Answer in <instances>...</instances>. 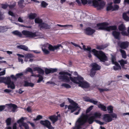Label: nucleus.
I'll use <instances>...</instances> for the list:
<instances>
[{"label": "nucleus", "instance_id": "nucleus-4", "mask_svg": "<svg viewBox=\"0 0 129 129\" xmlns=\"http://www.w3.org/2000/svg\"><path fill=\"white\" fill-rule=\"evenodd\" d=\"M108 23H103L98 24L95 28L96 30H105L109 31L112 30H115L116 27L115 26H108Z\"/></svg>", "mask_w": 129, "mask_h": 129}, {"label": "nucleus", "instance_id": "nucleus-45", "mask_svg": "<svg viewBox=\"0 0 129 129\" xmlns=\"http://www.w3.org/2000/svg\"><path fill=\"white\" fill-rule=\"evenodd\" d=\"M100 92H103L105 91H108L109 90L108 89L105 88H98Z\"/></svg>", "mask_w": 129, "mask_h": 129}, {"label": "nucleus", "instance_id": "nucleus-42", "mask_svg": "<svg viewBox=\"0 0 129 129\" xmlns=\"http://www.w3.org/2000/svg\"><path fill=\"white\" fill-rule=\"evenodd\" d=\"M90 102L92 103L94 105H96L98 103V101L96 100L95 99H91L90 100Z\"/></svg>", "mask_w": 129, "mask_h": 129}, {"label": "nucleus", "instance_id": "nucleus-22", "mask_svg": "<svg viewBox=\"0 0 129 129\" xmlns=\"http://www.w3.org/2000/svg\"><path fill=\"white\" fill-rule=\"evenodd\" d=\"M91 66L92 67L91 69H93L95 71L99 70L100 69V67L96 63H93L91 64Z\"/></svg>", "mask_w": 129, "mask_h": 129}, {"label": "nucleus", "instance_id": "nucleus-40", "mask_svg": "<svg viewBox=\"0 0 129 129\" xmlns=\"http://www.w3.org/2000/svg\"><path fill=\"white\" fill-rule=\"evenodd\" d=\"M82 3L83 4H86L88 3L89 4L91 3H92V1H88L87 0H81Z\"/></svg>", "mask_w": 129, "mask_h": 129}, {"label": "nucleus", "instance_id": "nucleus-34", "mask_svg": "<svg viewBox=\"0 0 129 129\" xmlns=\"http://www.w3.org/2000/svg\"><path fill=\"white\" fill-rule=\"evenodd\" d=\"M120 51L122 57L124 58H126V55L125 51L122 49H120Z\"/></svg>", "mask_w": 129, "mask_h": 129}, {"label": "nucleus", "instance_id": "nucleus-24", "mask_svg": "<svg viewBox=\"0 0 129 129\" xmlns=\"http://www.w3.org/2000/svg\"><path fill=\"white\" fill-rule=\"evenodd\" d=\"M17 48L18 49H22L26 51H29L27 47L23 45H20L17 46Z\"/></svg>", "mask_w": 129, "mask_h": 129}, {"label": "nucleus", "instance_id": "nucleus-39", "mask_svg": "<svg viewBox=\"0 0 129 129\" xmlns=\"http://www.w3.org/2000/svg\"><path fill=\"white\" fill-rule=\"evenodd\" d=\"M95 72L96 71L95 70H93V69H91L90 74V76L92 77H93L95 75Z\"/></svg>", "mask_w": 129, "mask_h": 129}, {"label": "nucleus", "instance_id": "nucleus-48", "mask_svg": "<svg viewBox=\"0 0 129 129\" xmlns=\"http://www.w3.org/2000/svg\"><path fill=\"white\" fill-rule=\"evenodd\" d=\"M38 72L40 74H43L44 73V71L40 68H39Z\"/></svg>", "mask_w": 129, "mask_h": 129}, {"label": "nucleus", "instance_id": "nucleus-46", "mask_svg": "<svg viewBox=\"0 0 129 129\" xmlns=\"http://www.w3.org/2000/svg\"><path fill=\"white\" fill-rule=\"evenodd\" d=\"M24 2V0H20L18 2V5L20 7H23L22 4Z\"/></svg>", "mask_w": 129, "mask_h": 129}, {"label": "nucleus", "instance_id": "nucleus-23", "mask_svg": "<svg viewBox=\"0 0 129 129\" xmlns=\"http://www.w3.org/2000/svg\"><path fill=\"white\" fill-rule=\"evenodd\" d=\"M39 27L41 29L43 28L48 29L50 28V26L49 25L44 22L42 23V24H40Z\"/></svg>", "mask_w": 129, "mask_h": 129}, {"label": "nucleus", "instance_id": "nucleus-59", "mask_svg": "<svg viewBox=\"0 0 129 129\" xmlns=\"http://www.w3.org/2000/svg\"><path fill=\"white\" fill-rule=\"evenodd\" d=\"M95 122L100 125H103L104 124V123L101 121H100L99 120H95Z\"/></svg>", "mask_w": 129, "mask_h": 129}, {"label": "nucleus", "instance_id": "nucleus-55", "mask_svg": "<svg viewBox=\"0 0 129 129\" xmlns=\"http://www.w3.org/2000/svg\"><path fill=\"white\" fill-rule=\"evenodd\" d=\"M26 72H28L31 73V74H33V71L32 69L31 68H27L26 70Z\"/></svg>", "mask_w": 129, "mask_h": 129}, {"label": "nucleus", "instance_id": "nucleus-57", "mask_svg": "<svg viewBox=\"0 0 129 129\" xmlns=\"http://www.w3.org/2000/svg\"><path fill=\"white\" fill-rule=\"evenodd\" d=\"M71 43L75 47H78L80 48L81 49H82V48L78 44H76L75 43L71 42Z\"/></svg>", "mask_w": 129, "mask_h": 129}, {"label": "nucleus", "instance_id": "nucleus-20", "mask_svg": "<svg viewBox=\"0 0 129 129\" xmlns=\"http://www.w3.org/2000/svg\"><path fill=\"white\" fill-rule=\"evenodd\" d=\"M10 108H12V111L13 112H15L17 108L16 105L14 104H6Z\"/></svg>", "mask_w": 129, "mask_h": 129}, {"label": "nucleus", "instance_id": "nucleus-7", "mask_svg": "<svg viewBox=\"0 0 129 129\" xmlns=\"http://www.w3.org/2000/svg\"><path fill=\"white\" fill-rule=\"evenodd\" d=\"M68 100L69 102L71 104V105L68 106L67 105H65L64 108L65 109H66L68 108V109L69 110H71V112L73 113L77 109L79 108V107L78 106L77 104L74 102L73 100L69 99H68Z\"/></svg>", "mask_w": 129, "mask_h": 129}, {"label": "nucleus", "instance_id": "nucleus-41", "mask_svg": "<svg viewBox=\"0 0 129 129\" xmlns=\"http://www.w3.org/2000/svg\"><path fill=\"white\" fill-rule=\"evenodd\" d=\"M42 49L44 53L46 54H48L49 53V51L46 48L42 47Z\"/></svg>", "mask_w": 129, "mask_h": 129}, {"label": "nucleus", "instance_id": "nucleus-26", "mask_svg": "<svg viewBox=\"0 0 129 129\" xmlns=\"http://www.w3.org/2000/svg\"><path fill=\"white\" fill-rule=\"evenodd\" d=\"M17 55L18 56V59L19 61L22 64L23 63V60L21 58L24 57V55L19 54H17Z\"/></svg>", "mask_w": 129, "mask_h": 129}, {"label": "nucleus", "instance_id": "nucleus-64", "mask_svg": "<svg viewBox=\"0 0 129 129\" xmlns=\"http://www.w3.org/2000/svg\"><path fill=\"white\" fill-rule=\"evenodd\" d=\"M5 70H4L3 71L0 72V76L4 75L5 74Z\"/></svg>", "mask_w": 129, "mask_h": 129}, {"label": "nucleus", "instance_id": "nucleus-60", "mask_svg": "<svg viewBox=\"0 0 129 129\" xmlns=\"http://www.w3.org/2000/svg\"><path fill=\"white\" fill-rule=\"evenodd\" d=\"M91 99L88 97H85L84 98V100L85 101L89 102Z\"/></svg>", "mask_w": 129, "mask_h": 129}, {"label": "nucleus", "instance_id": "nucleus-58", "mask_svg": "<svg viewBox=\"0 0 129 129\" xmlns=\"http://www.w3.org/2000/svg\"><path fill=\"white\" fill-rule=\"evenodd\" d=\"M8 14L12 16L13 17H15V16L14 14L11 11H9Z\"/></svg>", "mask_w": 129, "mask_h": 129}, {"label": "nucleus", "instance_id": "nucleus-63", "mask_svg": "<svg viewBox=\"0 0 129 129\" xmlns=\"http://www.w3.org/2000/svg\"><path fill=\"white\" fill-rule=\"evenodd\" d=\"M23 74L22 73H20L17 74L16 75V76L17 78H18L20 76L23 75Z\"/></svg>", "mask_w": 129, "mask_h": 129}, {"label": "nucleus", "instance_id": "nucleus-32", "mask_svg": "<svg viewBox=\"0 0 129 129\" xmlns=\"http://www.w3.org/2000/svg\"><path fill=\"white\" fill-rule=\"evenodd\" d=\"M12 33L14 35L18 36L20 37H22V35L21 33L17 30H16L13 31L12 32Z\"/></svg>", "mask_w": 129, "mask_h": 129}, {"label": "nucleus", "instance_id": "nucleus-19", "mask_svg": "<svg viewBox=\"0 0 129 129\" xmlns=\"http://www.w3.org/2000/svg\"><path fill=\"white\" fill-rule=\"evenodd\" d=\"M57 69H49L46 68L45 70V73L46 74H48L50 73H52L56 72L57 71Z\"/></svg>", "mask_w": 129, "mask_h": 129}, {"label": "nucleus", "instance_id": "nucleus-44", "mask_svg": "<svg viewBox=\"0 0 129 129\" xmlns=\"http://www.w3.org/2000/svg\"><path fill=\"white\" fill-rule=\"evenodd\" d=\"M39 77V79L37 81V83H39L43 79V77L40 75H38V77Z\"/></svg>", "mask_w": 129, "mask_h": 129}, {"label": "nucleus", "instance_id": "nucleus-35", "mask_svg": "<svg viewBox=\"0 0 129 129\" xmlns=\"http://www.w3.org/2000/svg\"><path fill=\"white\" fill-rule=\"evenodd\" d=\"M48 5L47 3L44 1H43L41 3V6L42 8H45Z\"/></svg>", "mask_w": 129, "mask_h": 129}, {"label": "nucleus", "instance_id": "nucleus-37", "mask_svg": "<svg viewBox=\"0 0 129 129\" xmlns=\"http://www.w3.org/2000/svg\"><path fill=\"white\" fill-rule=\"evenodd\" d=\"M113 107L111 106H108L107 107V109L109 113H112L113 112Z\"/></svg>", "mask_w": 129, "mask_h": 129}, {"label": "nucleus", "instance_id": "nucleus-51", "mask_svg": "<svg viewBox=\"0 0 129 129\" xmlns=\"http://www.w3.org/2000/svg\"><path fill=\"white\" fill-rule=\"evenodd\" d=\"M63 27L65 28V29L69 28L70 27H73V26L72 25H63Z\"/></svg>", "mask_w": 129, "mask_h": 129}, {"label": "nucleus", "instance_id": "nucleus-2", "mask_svg": "<svg viewBox=\"0 0 129 129\" xmlns=\"http://www.w3.org/2000/svg\"><path fill=\"white\" fill-rule=\"evenodd\" d=\"M83 49L85 51H88L89 53L92 52L94 55L98 58L101 61L103 62H105L107 60V56H106L104 53L101 51H98L95 49H93L91 50V48L89 47H87V48H85V46L84 45L83 46Z\"/></svg>", "mask_w": 129, "mask_h": 129}, {"label": "nucleus", "instance_id": "nucleus-16", "mask_svg": "<svg viewBox=\"0 0 129 129\" xmlns=\"http://www.w3.org/2000/svg\"><path fill=\"white\" fill-rule=\"evenodd\" d=\"M25 57L24 61L26 62L29 61L30 62H32L33 59L31 58L34 57L33 55L31 54H25L24 55Z\"/></svg>", "mask_w": 129, "mask_h": 129}, {"label": "nucleus", "instance_id": "nucleus-61", "mask_svg": "<svg viewBox=\"0 0 129 129\" xmlns=\"http://www.w3.org/2000/svg\"><path fill=\"white\" fill-rule=\"evenodd\" d=\"M111 115V117L112 118H116L117 117V115L115 113H113L112 114H110Z\"/></svg>", "mask_w": 129, "mask_h": 129}, {"label": "nucleus", "instance_id": "nucleus-30", "mask_svg": "<svg viewBox=\"0 0 129 129\" xmlns=\"http://www.w3.org/2000/svg\"><path fill=\"white\" fill-rule=\"evenodd\" d=\"M98 107L104 111H107L106 107L102 104H100L98 105Z\"/></svg>", "mask_w": 129, "mask_h": 129}, {"label": "nucleus", "instance_id": "nucleus-56", "mask_svg": "<svg viewBox=\"0 0 129 129\" xmlns=\"http://www.w3.org/2000/svg\"><path fill=\"white\" fill-rule=\"evenodd\" d=\"M60 47L62 48V46L60 44H59L58 45L54 46V50L55 49H58Z\"/></svg>", "mask_w": 129, "mask_h": 129}, {"label": "nucleus", "instance_id": "nucleus-25", "mask_svg": "<svg viewBox=\"0 0 129 129\" xmlns=\"http://www.w3.org/2000/svg\"><path fill=\"white\" fill-rule=\"evenodd\" d=\"M34 85V84L32 83L28 82L27 81H25L24 82V86H29L31 87H33Z\"/></svg>", "mask_w": 129, "mask_h": 129}, {"label": "nucleus", "instance_id": "nucleus-15", "mask_svg": "<svg viewBox=\"0 0 129 129\" xmlns=\"http://www.w3.org/2000/svg\"><path fill=\"white\" fill-rule=\"evenodd\" d=\"M103 120L105 121L109 122L112 120V118L110 114H106L104 115L103 117Z\"/></svg>", "mask_w": 129, "mask_h": 129}, {"label": "nucleus", "instance_id": "nucleus-21", "mask_svg": "<svg viewBox=\"0 0 129 129\" xmlns=\"http://www.w3.org/2000/svg\"><path fill=\"white\" fill-rule=\"evenodd\" d=\"M118 62L120 63L122 69H126V68L124 67V65L125 64H127V63L126 60L122 59L119 61Z\"/></svg>", "mask_w": 129, "mask_h": 129}, {"label": "nucleus", "instance_id": "nucleus-1", "mask_svg": "<svg viewBox=\"0 0 129 129\" xmlns=\"http://www.w3.org/2000/svg\"><path fill=\"white\" fill-rule=\"evenodd\" d=\"M60 75L58 77L59 79L62 81L68 83L70 80L74 83L78 84L79 86L83 88H87L89 87L88 83L84 80L83 77L78 76L77 78L72 77L71 75L65 71H62L59 73Z\"/></svg>", "mask_w": 129, "mask_h": 129}, {"label": "nucleus", "instance_id": "nucleus-8", "mask_svg": "<svg viewBox=\"0 0 129 129\" xmlns=\"http://www.w3.org/2000/svg\"><path fill=\"white\" fill-rule=\"evenodd\" d=\"M111 60L113 64H114L113 69L115 70L121 69L120 66L118 63L116 61L115 56L114 54H111Z\"/></svg>", "mask_w": 129, "mask_h": 129}, {"label": "nucleus", "instance_id": "nucleus-14", "mask_svg": "<svg viewBox=\"0 0 129 129\" xmlns=\"http://www.w3.org/2000/svg\"><path fill=\"white\" fill-rule=\"evenodd\" d=\"M118 45L120 46L121 48L122 49H125L128 47L129 45V42L127 41L122 42H118Z\"/></svg>", "mask_w": 129, "mask_h": 129}, {"label": "nucleus", "instance_id": "nucleus-6", "mask_svg": "<svg viewBox=\"0 0 129 129\" xmlns=\"http://www.w3.org/2000/svg\"><path fill=\"white\" fill-rule=\"evenodd\" d=\"M22 33L25 37L30 38H37V37L40 36L39 33L37 32H33L29 31L24 30L22 31Z\"/></svg>", "mask_w": 129, "mask_h": 129}, {"label": "nucleus", "instance_id": "nucleus-38", "mask_svg": "<svg viewBox=\"0 0 129 129\" xmlns=\"http://www.w3.org/2000/svg\"><path fill=\"white\" fill-rule=\"evenodd\" d=\"M61 86L67 88H70L71 87V86L70 85L66 83L62 84L61 85Z\"/></svg>", "mask_w": 129, "mask_h": 129}, {"label": "nucleus", "instance_id": "nucleus-43", "mask_svg": "<svg viewBox=\"0 0 129 129\" xmlns=\"http://www.w3.org/2000/svg\"><path fill=\"white\" fill-rule=\"evenodd\" d=\"M11 118H9L6 120V122L7 125H9L11 124Z\"/></svg>", "mask_w": 129, "mask_h": 129}, {"label": "nucleus", "instance_id": "nucleus-49", "mask_svg": "<svg viewBox=\"0 0 129 129\" xmlns=\"http://www.w3.org/2000/svg\"><path fill=\"white\" fill-rule=\"evenodd\" d=\"M22 126H24L25 129H29V127L28 125L26 123H24L23 124V125H22Z\"/></svg>", "mask_w": 129, "mask_h": 129}, {"label": "nucleus", "instance_id": "nucleus-11", "mask_svg": "<svg viewBox=\"0 0 129 129\" xmlns=\"http://www.w3.org/2000/svg\"><path fill=\"white\" fill-rule=\"evenodd\" d=\"M113 3L112 2L108 3L107 7V10L108 11H114L117 10L119 8L118 6L117 5H115L113 7L112 5Z\"/></svg>", "mask_w": 129, "mask_h": 129}, {"label": "nucleus", "instance_id": "nucleus-62", "mask_svg": "<svg viewBox=\"0 0 129 129\" xmlns=\"http://www.w3.org/2000/svg\"><path fill=\"white\" fill-rule=\"evenodd\" d=\"M5 108V106H0V111H3Z\"/></svg>", "mask_w": 129, "mask_h": 129}, {"label": "nucleus", "instance_id": "nucleus-18", "mask_svg": "<svg viewBox=\"0 0 129 129\" xmlns=\"http://www.w3.org/2000/svg\"><path fill=\"white\" fill-rule=\"evenodd\" d=\"M114 37L116 39L119 40L120 38V33L119 32L117 31H114L112 33Z\"/></svg>", "mask_w": 129, "mask_h": 129}, {"label": "nucleus", "instance_id": "nucleus-53", "mask_svg": "<svg viewBox=\"0 0 129 129\" xmlns=\"http://www.w3.org/2000/svg\"><path fill=\"white\" fill-rule=\"evenodd\" d=\"M5 17V16L3 14L0 12V20H3Z\"/></svg>", "mask_w": 129, "mask_h": 129}, {"label": "nucleus", "instance_id": "nucleus-9", "mask_svg": "<svg viewBox=\"0 0 129 129\" xmlns=\"http://www.w3.org/2000/svg\"><path fill=\"white\" fill-rule=\"evenodd\" d=\"M84 121L82 120L81 118H79L76 121L75 127L73 129H80L81 126L84 124Z\"/></svg>", "mask_w": 129, "mask_h": 129}, {"label": "nucleus", "instance_id": "nucleus-54", "mask_svg": "<svg viewBox=\"0 0 129 129\" xmlns=\"http://www.w3.org/2000/svg\"><path fill=\"white\" fill-rule=\"evenodd\" d=\"M50 45L48 43H46L43 45L42 47H44V48L46 49L47 48H48Z\"/></svg>", "mask_w": 129, "mask_h": 129}, {"label": "nucleus", "instance_id": "nucleus-12", "mask_svg": "<svg viewBox=\"0 0 129 129\" xmlns=\"http://www.w3.org/2000/svg\"><path fill=\"white\" fill-rule=\"evenodd\" d=\"M119 30L121 31V34L123 36H126L128 35L126 31V28L125 26L123 24L119 25L118 27Z\"/></svg>", "mask_w": 129, "mask_h": 129}, {"label": "nucleus", "instance_id": "nucleus-52", "mask_svg": "<svg viewBox=\"0 0 129 129\" xmlns=\"http://www.w3.org/2000/svg\"><path fill=\"white\" fill-rule=\"evenodd\" d=\"M93 106H90L86 110V113H87L91 110Z\"/></svg>", "mask_w": 129, "mask_h": 129}, {"label": "nucleus", "instance_id": "nucleus-3", "mask_svg": "<svg viewBox=\"0 0 129 129\" xmlns=\"http://www.w3.org/2000/svg\"><path fill=\"white\" fill-rule=\"evenodd\" d=\"M93 116L89 117L87 114L85 115L82 113L80 117L82 120H85L84 123L86 122H88L89 124H92L94 121L95 119L100 118L101 116V114L99 112L94 113L93 114Z\"/></svg>", "mask_w": 129, "mask_h": 129}, {"label": "nucleus", "instance_id": "nucleus-28", "mask_svg": "<svg viewBox=\"0 0 129 129\" xmlns=\"http://www.w3.org/2000/svg\"><path fill=\"white\" fill-rule=\"evenodd\" d=\"M8 29V28L6 26H0V33L5 32Z\"/></svg>", "mask_w": 129, "mask_h": 129}, {"label": "nucleus", "instance_id": "nucleus-27", "mask_svg": "<svg viewBox=\"0 0 129 129\" xmlns=\"http://www.w3.org/2000/svg\"><path fill=\"white\" fill-rule=\"evenodd\" d=\"M24 120V118L23 117H22L17 121V122L19 124V127L22 126L23 124L24 123V122H23Z\"/></svg>", "mask_w": 129, "mask_h": 129}, {"label": "nucleus", "instance_id": "nucleus-29", "mask_svg": "<svg viewBox=\"0 0 129 129\" xmlns=\"http://www.w3.org/2000/svg\"><path fill=\"white\" fill-rule=\"evenodd\" d=\"M35 21L36 23L39 24V26H40V24H42V23H43L42 20L39 18H36L35 19Z\"/></svg>", "mask_w": 129, "mask_h": 129}, {"label": "nucleus", "instance_id": "nucleus-47", "mask_svg": "<svg viewBox=\"0 0 129 129\" xmlns=\"http://www.w3.org/2000/svg\"><path fill=\"white\" fill-rule=\"evenodd\" d=\"M16 3L15 2H13V4L9 5V7L10 9H12L15 6Z\"/></svg>", "mask_w": 129, "mask_h": 129}, {"label": "nucleus", "instance_id": "nucleus-5", "mask_svg": "<svg viewBox=\"0 0 129 129\" xmlns=\"http://www.w3.org/2000/svg\"><path fill=\"white\" fill-rule=\"evenodd\" d=\"M4 82L8 85V87L9 88L14 89L15 88V85L13 82H11L10 77H0V83Z\"/></svg>", "mask_w": 129, "mask_h": 129}, {"label": "nucleus", "instance_id": "nucleus-31", "mask_svg": "<svg viewBox=\"0 0 129 129\" xmlns=\"http://www.w3.org/2000/svg\"><path fill=\"white\" fill-rule=\"evenodd\" d=\"M108 46L106 45H102L100 46H98L96 47V48L99 50L104 49Z\"/></svg>", "mask_w": 129, "mask_h": 129}, {"label": "nucleus", "instance_id": "nucleus-36", "mask_svg": "<svg viewBox=\"0 0 129 129\" xmlns=\"http://www.w3.org/2000/svg\"><path fill=\"white\" fill-rule=\"evenodd\" d=\"M123 19L126 21H129V17L128 16L126 15V13H124L123 15Z\"/></svg>", "mask_w": 129, "mask_h": 129}, {"label": "nucleus", "instance_id": "nucleus-10", "mask_svg": "<svg viewBox=\"0 0 129 129\" xmlns=\"http://www.w3.org/2000/svg\"><path fill=\"white\" fill-rule=\"evenodd\" d=\"M40 123L42 125L46 127L49 129H53V127L51 125L50 122L48 120H41Z\"/></svg>", "mask_w": 129, "mask_h": 129}, {"label": "nucleus", "instance_id": "nucleus-13", "mask_svg": "<svg viewBox=\"0 0 129 129\" xmlns=\"http://www.w3.org/2000/svg\"><path fill=\"white\" fill-rule=\"evenodd\" d=\"M60 114H57L56 116L55 115H54L49 117V118L52 122V123H54L59 118H60Z\"/></svg>", "mask_w": 129, "mask_h": 129}, {"label": "nucleus", "instance_id": "nucleus-50", "mask_svg": "<svg viewBox=\"0 0 129 129\" xmlns=\"http://www.w3.org/2000/svg\"><path fill=\"white\" fill-rule=\"evenodd\" d=\"M48 49L50 51H54V46L53 47L51 45H50Z\"/></svg>", "mask_w": 129, "mask_h": 129}, {"label": "nucleus", "instance_id": "nucleus-33", "mask_svg": "<svg viewBox=\"0 0 129 129\" xmlns=\"http://www.w3.org/2000/svg\"><path fill=\"white\" fill-rule=\"evenodd\" d=\"M37 15L35 13H31L28 15V18L30 19H34L37 16Z\"/></svg>", "mask_w": 129, "mask_h": 129}, {"label": "nucleus", "instance_id": "nucleus-17", "mask_svg": "<svg viewBox=\"0 0 129 129\" xmlns=\"http://www.w3.org/2000/svg\"><path fill=\"white\" fill-rule=\"evenodd\" d=\"M84 31L87 35H90L94 33L95 30L90 27H87L85 29Z\"/></svg>", "mask_w": 129, "mask_h": 129}]
</instances>
